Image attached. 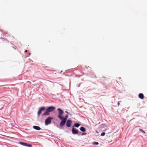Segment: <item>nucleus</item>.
<instances>
[{
  "label": "nucleus",
  "mask_w": 147,
  "mask_h": 147,
  "mask_svg": "<svg viewBox=\"0 0 147 147\" xmlns=\"http://www.w3.org/2000/svg\"><path fill=\"white\" fill-rule=\"evenodd\" d=\"M58 111V114L59 115L58 116V117L61 120H62L63 119V117L62 116V115L63 113V111L60 109L58 108L57 109Z\"/></svg>",
  "instance_id": "1"
},
{
  "label": "nucleus",
  "mask_w": 147,
  "mask_h": 147,
  "mask_svg": "<svg viewBox=\"0 0 147 147\" xmlns=\"http://www.w3.org/2000/svg\"><path fill=\"white\" fill-rule=\"evenodd\" d=\"M53 119V118L51 117H48L45 121V125H47L48 124H50L51 122V120Z\"/></svg>",
  "instance_id": "2"
},
{
  "label": "nucleus",
  "mask_w": 147,
  "mask_h": 147,
  "mask_svg": "<svg viewBox=\"0 0 147 147\" xmlns=\"http://www.w3.org/2000/svg\"><path fill=\"white\" fill-rule=\"evenodd\" d=\"M45 109V107H42L40 108L38 112V115L39 117L40 114L41 113V112L44 110Z\"/></svg>",
  "instance_id": "3"
},
{
  "label": "nucleus",
  "mask_w": 147,
  "mask_h": 147,
  "mask_svg": "<svg viewBox=\"0 0 147 147\" xmlns=\"http://www.w3.org/2000/svg\"><path fill=\"white\" fill-rule=\"evenodd\" d=\"M61 120L62 121L60 124V126H62L65 125L66 121V118H64V117H63V119Z\"/></svg>",
  "instance_id": "4"
},
{
  "label": "nucleus",
  "mask_w": 147,
  "mask_h": 147,
  "mask_svg": "<svg viewBox=\"0 0 147 147\" xmlns=\"http://www.w3.org/2000/svg\"><path fill=\"white\" fill-rule=\"evenodd\" d=\"M55 108L53 107H49L46 109L49 113L52 112L55 109Z\"/></svg>",
  "instance_id": "5"
},
{
  "label": "nucleus",
  "mask_w": 147,
  "mask_h": 147,
  "mask_svg": "<svg viewBox=\"0 0 147 147\" xmlns=\"http://www.w3.org/2000/svg\"><path fill=\"white\" fill-rule=\"evenodd\" d=\"M72 121L71 120H68L66 123V126L68 127H70L71 126Z\"/></svg>",
  "instance_id": "6"
},
{
  "label": "nucleus",
  "mask_w": 147,
  "mask_h": 147,
  "mask_svg": "<svg viewBox=\"0 0 147 147\" xmlns=\"http://www.w3.org/2000/svg\"><path fill=\"white\" fill-rule=\"evenodd\" d=\"M72 131L73 134H78V130L77 129H75L73 127L72 129Z\"/></svg>",
  "instance_id": "7"
},
{
  "label": "nucleus",
  "mask_w": 147,
  "mask_h": 147,
  "mask_svg": "<svg viewBox=\"0 0 147 147\" xmlns=\"http://www.w3.org/2000/svg\"><path fill=\"white\" fill-rule=\"evenodd\" d=\"M33 128L34 129L36 130H39L41 129V128H40V127H39L36 126H33Z\"/></svg>",
  "instance_id": "8"
},
{
  "label": "nucleus",
  "mask_w": 147,
  "mask_h": 147,
  "mask_svg": "<svg viewBox=\"0 0 147 147\" xmlns=\"http://www.w3.org/2000/svg\"><path fill=\"white\" fill-rule=\"evenodd\" d=\"M49 115V112L46 110L45 112L42 115L43 116H48Z\"/></svg>",
  "instance_id": "9"
},
{
  "label": "nucleus",
  "mask_w": 147,
  "mask_h": 147,
  "mask_svg": "<svg viewBox=\"0 0 147 147\" xmlns=\"http://www.w3.org/2000/svg\"><path fill=\"white\" fill-rule=\"evenodd\" d=\"M139 97L141 99H142L144 98V96L143 94L140 93L139 94Z\"/></svg>",
  "instance_id": "10"
},
{
  "label": "nucleus",
  "mask_w": 147,
  "mask_h": 147,
  "mask_svg": "<svg viewBox=\"0 0 147 147\" xmlns=\"http://www.w3.org/2000/svg\"><path fill=\"white\" fill-rule=\"evenodd\" d=\"M19 144L23 146H26L27 143L24 142H20Z\"/></svg>",
  "instance_id": "11"
},
{
  "label": "nucleus",
  "mask_w": 147,
  "mask_h": 147,
  "mask_svg": "<svg viewBox=\"0 0 147 147\" xmlns=\"http://www.w3.org/2000/svg\"><path fill=\"white\" fill-rule=\"evenodd\" d=\"M80 130L82 132H85L86 131L85 128L82 127H80Z\"/></svg>",
  "instance_id": "12"
},
{
  "label": "nucleus",
  "mask_w": 147,
  "mask_h": 147,
  "mask_svg": "<svg viewBox=\"0 0 147 147\" xmlns=\"http://www.w3.org/2000/svg\"><path fill=\"white\" fill-rule=\"evenodd\" d=\"M75 126L77 127H79V126L80 125V124H78V123H76L75 124Z\"/></svg>",
  "instance_id": "13"
},
{
  "label": "nucleus",
  "mask_w": 147,
  "mask_h": 147,
  "mask_svg": "<svg viewBox=\"0 0 147 147\" xmlns=\"http://www.w3.org/2000/svg\"><path fill=\"white\" fill-rule=\"evenodd\" d=\"M26 146H28V147H31L32 146V145L30 144H27Z\"/></svg>",
  "instance_id": "14"
},
{
  "label": "nucleus",
  "mask_w": 147,
  "mask_h": 147,
  "mask_svg": "<svg viewBox=\"0 0 147 147\" xmlns=\"http://www.w3.org/2000/svg\"><path fill=\"white\" fill-rule=\"evenodd\" d=\"M105 132H102L101 134V136H103L105 135Z\"/></svg>",
  "instance_id": "15"
},
{
  "label": "nucleus",
  "mask_w": 147,
  "mask_h": 147,
  "mask_svg": "<svg viewBox=\"0 0 147 147\" xmlns=\"http://www.w3.org/2000/svg\"><path fill=\"white\" fill-rule=\"evenodd\" d=\"M139 130H140V131H141V132H142L143 133H145L144 131L143 130H142V129H140Z\"/></svg>",
  "instance_id": "16"
},
{
  "label": "nucleus",
  "mask_w": 147,
  "mask_h": 147,
  "mask_svg": "<svg viewBox=\"0 0 147 147\" xmlns=\"http://www.w3.org/2000/svg\"><path fill=\"white\" fill-rule=\"evenodd\" d=\"M94 144L95 145H98V143L97 142H94Z\"/></svg>",
  "instance_id": "17"
},
{
  "label": "nucleus",
  "mask_w": 147,
  "mask_h": 147,
  "mask_svg": "<svg viewBox=\"0 0 147 147\" xmlns=\"http://www.w3.org/2000/svg\"><path fill=\"white\" fill-rule=\"evenodd\" d=\"M68 117V115H66L65 116V117L64 118H66V119H67V117Z\"/></svg>",
  "instance_id": "18"
},
{
  "label": "nucleus",
  "mask_w": 147,
  "mask_h": 147,
  "mask_svg": "<svg viewBox=\"0 0 147 147\" xmlns=\"http://www.w3.org/2000/svg\"><path fill=\"white\" fill-rule=\"evenodd\" d=\"M120 103H119V101H118V105L119 106V105Z\"/></svg>",
  "instance_id": "19"
},
{
  "label": "nucleus",
  "mask_w": 147,
  "mask_h": 147,
  "mask_svg": "<svg viewBox=\"0 0 147 147\" xmlns=\"http://www.w3.org/2000/svg\"><path fill=\"white\" fill-rule=\"evenodd\" d=\"M86 134V133H83L82 134V135H85Z\"/></svg>",
  "instance_id": "20"
},
{
  "label": "nucleus",
  "mask_w": 147,
  "mask_h": 147,
  "mask_svg": "<svg viewBox=\"0 0 147 147\" xmlns=\"http://www.w3.org/2000/svg\"><path fill=\"white\" fill-rule=\"evenodd\" d=\"M65 113L67 114H68V113L67 111H65Z\"/></svg>",
  "instance_id": "21"
},
{
  "label": "nucleus",
  "mask_w": 147,
  "mask_h": 147,
  "mask_svg": "<svg viewBox=\"0 0 147 147\" xmlns=\"http://www.w3.org/2000/svg\"><path fill=\"white\" fill-rule=\"evenodd\" d=\"M27 52V51L26 50L25 51V52Z\"/></svg>",
  "instance_id": "22"
},
{
  "label": "nucleus",
  "mask_w": 147,
  "mask_h": 147,
  "mask_svg": "<svg viewBox=\"0 0 147 147\" xmlns=\"http://www.w3.org/2000/svg\"><path fill=\"white\" fill-rule=\"evenodd\" d=\"M96 132L98 133V132H97V131L96 130Z\"/></svg>",
  "instance_id": "23"
}]
</instances>
